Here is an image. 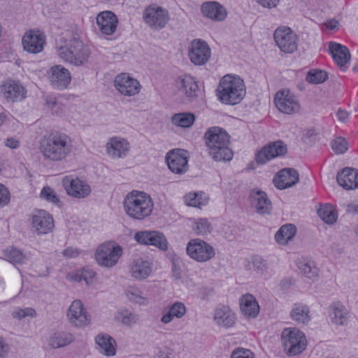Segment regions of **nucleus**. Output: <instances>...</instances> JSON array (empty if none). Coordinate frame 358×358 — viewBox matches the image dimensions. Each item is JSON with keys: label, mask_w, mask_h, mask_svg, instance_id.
<instances>
[{"label": "nucleus", "mask_w": 358, "mask_h": 358, "mask_svg": "<svg viewBox=\"0 0 358 358\" xmlns=\"http://www.w3.org/2000/svg\"><path fill=\"white\" fill-rule=\"evenodd\" d=\"M274 102L277 108L282 113L292 114L299 110V104L294 95L288 90L278 92Z\"/></svg>", "instance_id": "nucleus-16"}, {"label": "nucleus", "mask_w": 358, "mask_h": 358, "mask_svg": "<svg viewBox=\"0 0 358 358\" xmlns=\"http://www.w3.org/2000/svg\"><path fill=\"white\" fill-rule=\"evenodd\" d=\"M210 224L206 218H200L195 221L193 230L197 235H206L210 232Z\"/></svg>", "instance_id": "nucleus-45"}, {"label": "nucleus", "mask_w": 358, "mask_h": 358, "mask_svg": "<svg viewBox=\"0 0 358 358\" xmlns=\"http://www.w3.org/2000/svg\"><path fill=\"white\" fill-rule=\"evenodd\" d=\"M150 237H152V231H145L136 233L134 238L138 243L141 244L148 245L151 239Z\"/></svg>", "instance_id": "nucleus-51"}, {"label": "nucleus", "mask_w": 358, "mask_h": 358, "mask_svg": "<svg viewBox=\"0 0 358 358\" xmlns=\"http://www.w3.org/2000/svg\"><path fill=\"white\" fill-rule=\"evenodd\" d=\"M7 259L14 264H24L27 262V257L22 251L13 248L5 252Z\"/></svg>", "instance_id": "nucleus-40"}, {"label": "nucleus", "mask_w": 358, "mask_h": 358, "mask_svg": "<svg viewBox=\"0 0 358 358\" xmlns=\"http://www.w3.org/2000/svg\"><path fill=\"white\" fill-rule=\"evenodd\" d=\"M209 155L216 162H227L233 158L234 153L229 148L230 136L222 128H209L204 135Z\"/></svg>", "instance_id": "nucleus-2"}, {"label": "nucleus", "mask_w": 358, "mask_h": 358, "mask_svg": "<svg viewBox=\"0 0 358 358\" xmlns=\"http://www.w3.org/2000/svg\"><path fill=\"white\" fill-rule=\"evenodd\" d=\"M31 226L38 235L47 234L54 227L53 217L45 210H38L32 215Z\"/></svg>", "instance_id": "nucleus-17"}, {"label": "nucleus", "mask_w": 358, "mask_h": 358, "mask_svg": "<svg viewBox=\"0 0 358 358\" xmlns=\"http://www.w3.org/2000/svg\"><path fill=\"white\" fill-rule=\"evenodd\" d=\"M74 340L72 334L66 331H58L54 333L50 338L49 345L52 348H59L64 347Z\"/></svg>", "instance_id": "nucleus-36"}, {"label": "nucleus", "mask_w": 358, "mask_h": 358, "mask_svg": "<svg viewBox=\"0 0 358 358\" xmlns=\"http://www.w3.org/2000/svg\"><path fill=\"white\" fill-rule=\"evenodd\" d=\"M284 350L289 356H294L305 349L304 334L297 329H285L281 335Z\"/></svg>", "instance_id": "nucleus-7"}, {"label": "nucleus", "mask_w": 358, "mask_h": 358, "mask_svg": "<svg viewBox=\"0 0 358 358\" xmlns=\"http://www.w3.org/2000/svg\"><path fill=\"white\" fill-rule=\"evenodd\" d=\"M10 347L6 341L0 337V358H6L9 352Z\"/></svg>", "instance_id": "nucleus-55"}, {"label": "nucleus", "mask_w": 358, "mask_h": 358, "mask_svg": "<svg viewBox=\"0 0 358 358\" xmlns=\"http://www.w3.org/2000/svg\"><path fill=\"white\" fill-rule=\"evenodd\" d=\"M144 22L152 29L164 28L169 20L167 10L157 5L147 6L143 12Z\"/></svg>", "instance_id": "nucleus-10"}, {"label": "nucleus", "mask_w": 358, "mask_h": 358, "mask_svg": "<svg viewBox=\"0 0 358 358\" xmlns=\"http://www.w3.org/2000/svg\"><path fill=\"white\" fill-rule=\"evenodd\" d=\"M329 315L331 322L336 325H346L349 318L348 310L340 301L331 304L329 307Z\"/></svg>", "instance_id": "nucleus-28"}, {"label": "nucleus", "mask_w": 358, "mask_h": 358, "mask_svg": "<svg viewBox=\"0 0 358 358\" xmlns=\"http://www.w3.org/2000/svg\"><path fill=\"white\" fill-rule=\"evenodd\" d=\"M166 161L169 169L175 173L182 174L187 171V158L185 156L184 150H173L167 153Z\"/></svg>", "instance_id": "nucleus-20"}, {"label": "nucleus", "mask_w": 358, "mask_h": 358, "mask_svg": "<svg viewBox=\"0 0 358 358\" xmlns=\"http://www.w3.org/2000/svg\"><path fill=\"white\" fill-rule=\"evenodd\" d=\"M331 148L336 154H343L349 148L348 141L343 137H338L331 142Z\"/></svg>", "instance_id": "nucleus-46"}, {"label": "nucleus", "mask_w": 358, "mask_h": 358, "mask_svg": "<svg viewBox=\"0 0 358 358\" xmlns=\"http://www.w3.org/2000/svg\"><path fill=\"white\" fill-rule=\"evenodd\" d=\"M62 185L67 194L74 198L84 199L91 192L90 185L78 178L66 176L62 180Z\"/></svg>", "instance_id": "nucleus-11"}, {"label": "nucleus", "mask_w": 358, "mask_h": 358, "mask_svg": "<svg viewBox=\"0 0 358 358\" xmlns=\"http://www.w3.org/2000/svg\"><path fill=\"white\" fill-rule=\"evenodd\" d=\"M129 143L126 139L112 138L107 143V151L114 158L126 157L129 150Z\"/></svg>", "instance_id": "nucleus-30"}, {"label": "nucleus", "mask_w": 358, "mask_h": 358, "mask_svg": "<svg viewBox=\"0 0 358 358\" xmlns=\"http://www.w3.org/2000/svg\"><path fill=\"white\" fill-rule=\"evenodd\" d=\"M157 358H170V357H169V355L166 352L160 350L158 352Z\"/></svg>", "instance_id": "nucleus-64"}, {"label": "nucleus", "mask_w": 358, "mask_h": 358, "mask_svg": "<svg viewBox=\"0 0 358 358\" xmlns=\"http://www.w3.org/2000/svg\"><path fill=\"white\" fill-rule=\"evenodd\" d=\"M187 255L198 262H206L215 255L212 245L201 238L191 239L186 246Z\"/></svg>", "instance_id": "nucleus-8"}, {"label": "nucleus", "mask_w": 358, "mask_h": 358, "mask_svg": "<svg viewBox=\"0 0 358 358\" xmlns=\"http://www.w3.org/2000/svg\"><path fill=\"white\" fill-rule=\"evenodd\" d=\"M241 313L248 318H255L259 313V306L255 297L246 294L239 299Z\"/></svg>", "instance_id": "nucleus-26"}, {"label": "nucleus", "mask_w": 358, "mask_h": 358, "mask_svg": "<svg viewBox=\"0 0 358 358\" xmlns=\"http://www.w3.org/2000/svg\"><path fill=\"white\" fill-rule=\"evenodd\" d=\"M299 180L298 171L292 168H287L280 171L273 177V182L278 189H285L294 185Z\"/></svg>", "instance_id": "nucleus-19"}, {"label": "nucleus", "mask_w": 358, "mask_h": 358, "mask_svg": "<svg viewBox=\"0 0 358 358\" xmlns=\"http://www.w3.org/2000/svg\"><path fill=\"white\" fill-rule=\"evenodd\" d=\"M280 0H257V2L264 8H272L277 6Z\"/></svg>", "instance_id": "nucleus-57"}, {"label": "nucleus", "mask_w": 358, "mask_h": 358, "mask_svg": "<svg viewBox=\"0 0 358 358\" xmlns=\"http://www.w3.org/2000/svg\"><path fill=\"white\" fill-rule=\"evenodd\" d=\"M173 317H174L173 316L169 310L167 313L164 314L162 316L161 321L164 324H168L173 319Z\"/></svg>", "instance_id": "nucleus-63"}, {"label": "nucleus", "mask_w": 358, "mask_h": 358, "mask_svg": "<svg viewBox=\"0 0 358 358\" xmlns=\"http://www.w3.org/2000/svg\"><path fill=\"white\" fill-rule=\"evenodd\" d=\"M295 233L296 227L292 224H287L278 230L275 238L278 243L285 245L294 236Z\"/></svg>", "instance_id": "nucleus-37"}, {"label": "nucleus", "mask_w": 358, "mask_h": 358, "mask_svg": "<svg viewBox=\"0 0 358 358\" xmlns=\"http://www.w3.org/2000/svg\"><path fill=\"white\" fill-rule=\"evenodd\" d=\"M347 212L350 213H358V203H352L347 206Z\"/></svg>", "instance_id": "nucleus-61"}, {"label": "nucleus", "mask_w": 358, "mask_h": 358, "mask_svg": "<svg viewBox=\"0 0 358 358\" xmlns=\"http://www.w3.org/2000/svg\"><path fill=\"white\" fill-rule=\"evenodd\" d=\"M41 196L48 201L53 203L59 202V199L55 192L50 187H44L41 192Z\"/></svg>", "instance_id": "nucleus-47"}, {"label": "nucleus", "mask_w": 358, "mask_h": 358, "mask_svg": "<svg viewBox=\"0 0 358 358\" xmlns=\"http://www.w3.org/2000/svg\"><path fill=\"white\" fill-rule=\"evenodd\" d=\"M252 263L254 269L260 274H263L267 270V264L266 261L260 256H255L252 257Z\"/></svg>", "instance_id": "nucleus-48"}, {"label": "nucleus", "mask_w": 358, "mask_h": 358, "mask_svg": "<svg viewBox=\"0 0 358 358\" xmlns=\"http://www.w3.org/2000/svg\"><path fill=\"white\" fill-rule=\"evenodd\" d=\"M329 49L334 62L338 66H343L350 60V54L345 46L335 42H330Z\"/></svg>", "instance_id": "nucleus-33"}, {"label": "nucleus", "mask_w": 358, "mask_h": 358, "mask_svg": "<svg viewBox=\"0 0 358 358\" xmlns=\"http://www.w3.org/2000/svg\"><path fill=\"white\" fill-rule=\"evenodd\" d=\"M231 358H253V354L249 350L237 349L232 352Z\"/></svg>", "instance_id": "nucleus-54"}, {"label": "nucleus", "mask_w": 358, "mask_h": 358, "mask_svg": "<svg viewBox=\"0 0 358 358\" xmlns=\"http://www.w3.org/2000/svg\"><path fill=\"white\" fill-rule=\"evenodd\" d=\"M245 94L243 80L238 76L226 75L220 81L217 96L222 103L235 105L241 102Z\"/></svg>", "instance_id": "nucleus-4"}, {"label": "nucleus", "mask_w": 358, "mask_h": 358, "mask_svg": "<svg viewBox=\"0 0 358 358\" xmlns=\"http://www.w3.org/2000/svg\"><path fill=\"white\" fill-rule=\"evenodd\" d=\"M338 184L345 189L358 188V169L346 167L338 172Z\"/></svg>", "instance_id": "nucleus-24"}, {"label": "nucleus", "mask_w": 358, "mask_h": 358, "mask_svg": "<svg viewBox=\"0 0 358 358\" xmlns=\"http://www.w3.org/2000/svg\"><path fill=\"white\" fill-rule=\"evenodd\" d=\"M24 50L33 54L41 52L45 44V36L39 31H30L22 38Z\"/></svg>", "instance_id": "nucleus-21"}, {"label": "nucleus", "mask_w": 358, "mask_h": 358, "mask_svg": "<svg viewBox=\"0 0 358 358\" xmlns=\"http://www.w3.org/2000/svg\"><path fill=\"white\" fill-rule=\"evenodd\" d=\"M178 83L180 90L189 98H196L201 93V90L194 78L189 75H185L183 78H180Z\"/></svg>", "instance_id": "nucleus-34"}, {"label": "nucleus", "mask_w": 358, "mask_h": 358, "mask_svg": "<svg viewBox=\"0 0 358 358\" xmlns=\"http://www.w3.org/2000/svg\"><path fill=\"white\" fill-rule=\"evenodd\" d=\"M52 85L58 90L67 87L71 82V74L68 69L62 65H55L50 69Z\"/></svg>", "instance_id": "nucleus-23"}, {"label": "nucleus", "mask_w": 358, "mask_h": 358, "mask_svg": "<svg viewBox=\"0 0 358 358\" xmlns=\"http://www.w3.org/2000/svg\"><path fill=\"white\" fill-rule=\"evenodd\" d=\"M169 311L173 317L181 318L186 313V308L181 302H176L170 308Z\"/></svg>", "instance_id": "nucleus-50"}, {"label": "nucleus", "mask_w": 358, "mask_h": 358, "mask_svg": "<svg viewBox=\"0 0 358 358\" xmlns=\"http://www.w3.org/2000/svg\"><path fill=\"white\" fill-rule=\"evenodd\" d=\"M337 117L339 120L345 122L348 117V113L345 110L339 109L337 112Z\"/></svg>", "instance_id": "nucleus-62"}, {"label": "nucleus", "mask_w": 358, "mask_h": 358, "mask_svg": "<svg viewBox=\"0 0 358 358\" xmlns=\"http://www.w3.org/2000/svg\"><path fill=\"white\" fill-rule=\"evenodd\" d=\"M287 150V145L282 141L271 142L256 155V162L257 164H266L271 159L285 155Z\"/></svg>", "instance_id": "nucleus-15"}, {"label": "nucleus", "mask_w": 358, "mask_h": 358, "mask_svg": "<svg viewBox=\"0 0 358 358\" xmlns=\"http://www.w3.org/2000/svg\"><path fill=\"white\" fill-rule=\"evenodd\" d=\"M123 206L129 217L141 220L151 215L154 203L149 194L134 190L125 196Z\"/></svg>", "instance_id": "nucleus-3"}, {"label": "nucleus", "mask_w": 358, "mask_h": 358, "mask_svg": "<svg viewBox=\"0 0 358 358\" xmlns=\"http://www.w3.org/2000/svg\"><path fill=\"white\" fill-rule=\"evenodd\" d=\"M117 16L111 11L101 12L96 17L97 25L102 34L112 35L117 26Z\"/></svg>", "instance_id": "nucleus-22"}, {"label": "nucleus", "mask_w": 358, "mask_h": 358, "mask_svg": "<svg viewBox=\"0 0 358 358\" xmlns=\"http://www.w3.org/2000/svg\"><path fill=\"white\" fill-rule=\"evenodd\" d=\"M66 317L69 323L76 327H85L90 322L87 312L80 300H75L71 303L68 309Z\"/></svg>", "instance_id": "nucleus-14"}, {"label": "nucleus", "mask_w": 358, "mask_h": 358, "mask_svg": "<svg viewBox=\"0 0 358 358\" xmlns=\"http://www.w3.org/2000/svg\"><path fill=\"white\" fill-rule=\"evenodd\" d=\"M97 349L106 356H114L116 353L115 341L108 334H99L95 338Z\"/></svg>", "instance_id": "nucleus-32"}, {"label": "nucleus", "mask_w": 358, "mask_h": 358, "mask_svg": "<svg viewBox=\"0 0 358 358\" xmlns=\"http://www.w3.org/2000/svg\"><path fill=\"white\" fill-rule=\"evenodd\" d=\"M188 55L194 64L201 66L208 61L211 50L206 41L202 39H194L190 44Z\"/></svg>", "instance_id": "nucleus-12"}, {"label": "nucleus", "mask_w": 358, "mask_h": 358, "mask_svg": "<svg viewBox=\"0 0 358 358\" xmlns=\"http://www.w3.org/2000/svg\"><path fill=\"white\" fill-rule=\"evenodd\" d=\"M148 245H154L158 248L166 250L168 248V242L164 235L159 231H152V237Z\"/></svg>", "instance_id": "nucleus-42"}, {"label": "nucleus", "mask_w": 358, "mask_h": 358, "mask_svg": "<svg viewBox=\"0 0 358 358\" xmlns=\"http://www.w3.org/2000/svg\"><path fill=\"white\" fill-rule=\"evenodd\" d=\"M122 255V248L114 242L101 244L95 252L97 263L102 266L110 268L117 264Z\"/></svg>", "instance_id": "nucleus-6"}, {"label": "nucleus", "mask_w": 358, "mask_h": 358, "mask_svg": "<svg viewBox=\"0 0 358 358\" xmlns=\"http://www.w3.org/2000/svg\"><path fill=\"white\" fill-rule=\"evenodd\" d=\"M298 267L306 277L312 279L313 280L317 278L318 271L313 264L300 262Z\"/></svg>", "instance_id": "nucleus-44"}, {"label": "nucleus", "mask_w": 358, "mask_h": 358, "mask_svg": "<svg viewBox=\"0 0 358 358\" xmlns=\"http://www.w3.org/2000/svg\"><path fill=\"white\" fill-rule=\"evenodd\" d=\"M94 275V273L88 278L84 273H82L80 275H76L75 279L79 282L85 280L87 285H90L92 282V275Z\"/></svg>", "instance_id": "nucleus-59"}, {"label": "nucleus", "mask_w": 358, "mask_h": 358, "mask_svg": "<svg viewBox=\"0 0 358 358\" xmlns=\"http://www.w3.org/2000/svg\"><path fill=\"white\" fill-rule=\"evenodd\" d=\"M201 11L207 17L217 21L223 20L227 15L225 8L216 1L203 3Z\"/></svg>", "instance_id": "nucleus-31"}, {"label": "nucleus", "mask_w": 358, "mask_h": 358, "mask_svg": "<svg viewBox=\"0 0 358 358\" xmlns=\"http://www.w3.org/2000/svg\"><path fill=\"white\" fill-rule=\"evenodd\" d=\"M121 321L123 324L129 326L135 323V317L133 314L127 311L124 314H122Z\"/></svg>", "instance_id": "nucleus-56"}, {"label": "nucleus", "mask_w": 358, "mask_h": 358, "mask_svg": "<svg viewBox=\"0 0 358 358\" xmlns=\"http://www.w3.org/2000/svg\"><path fill=\"white\" fill-rule=\"evenodd\" d=\"M249 200L257 213L268 215L272 210V203L266 193L261 189H253L250 192Z\"/></svg>", "instance_id": "nucleus-18"}, {"label": "nucleus", "mask_w": 358, "mask_h": 358, "mask_svg": "<svg viewBox=\"0 0 358 358\" xmlns=\"http://www.w3.org/2000/svg\"><path fill=\"white\" fill-rule=\"evenodd\" d=\"M58 56L74 66H81L90 55L88 47L76 38H71L57 50Z\"/></svg>", "instance_id": "nucleus-5"}, {"label": "nucleus", "mask_w": 358, "mask_h": 358, "mask_svg": "<svg viewBox=\"0 0 358 358\" xmlns=\"http://www.w3.org/2000/svg\"><path fill=\"white\" fill-rule=\"evenodd\" d=\"M114 85L117 90L124 96H134L140 92L139 82L125 73L117 75L114 80Z\"/></svg>", "instance_id": "nucleus-13"}, {"label": "nucleus", "mask_w": 358, "mask_h": 358, "mask_svg": "<svg viewBox=\"0 0 358 358\" xmlns=\"http://www.w3.org/2000/svg\"><path fill=\"white\" fill-rule=\"evenodd\" d=\"M5 145L8 148L15 149L19 147L20 143L14 138H8L6 139Z\"/></svg>", "instance_id": "nucleus-60"}, {"label": "nucleus", "mask_w": 358, "mask_h": 358, "mask_svg": "<svg viewBox=\"0 0 358 358\" xmlns=\"http://www.w3.org/2000/svg\"><path fill=\"white\" fill-rule=\"evenodd\" d=\"M213 319L218 326L228 329L235 324L236 317L228 306H222L215 310Z\"/></svg>", "instance_id": "nucleus-27"}, {"label": "nucleus", "mask_w": 358, "mask_h": 358, "mask_svg": "<svg viewBox=\"0 0 358 358\" xmlns=\"http://www.w3.org/2000/svg\"><path fill=\"white\" fill-rule=\"evenodd\" d=\"M69 136L59 131H52L43 136L40 150L45 159L59 162L64 159L71 150Z\"/></svg>", "instance_id": "nucleus-1"}, {"label": "nucleus", "mask_w": 358, "mask_h": 358, "mask_svg": "<svg viewBox=\"0 0 358 358\" xmlns=\"http://www.w3.org/2000/svg\"><path fill=\"white\" fill-rule=\"evenodd\" d=\"M125 294L128 299L132 302L140 305L146 303V299L142 296V292L138 287H129L126 290Z\"/></svg>", "instance_id": "nucleus-43"}, {"label": "nucleus", "mask_w": 358, "mask_h": 358, "mask_svg": "<svg viewBox=\"0 0 358 358\" xmlns=\"http://www.w3.org/2000/svg\"><path fill=\"white\" fill-rule=\"evenodd\" d=\"M4 96L12 101H20L26 97L27 91L19 83L10 80L2 85Z\"/></svg>", "instance_id": "nucleus-25"}, {"label": "nucleus", "mask_w": 358, "mask_h": 358, "mask_svg": "<svg viewBox=\"0 0 358 358\" xmlns=\"http://www.w3.org/2000/svg\"><path fill=\"white\" fill-rule=\"evenodd\" d=\"M10 201V193L8 189L0 183V208L6 206Z\"/></svg>", "instance_id": "nucleus-52"}, {"label": "nucleus", "mask_w": 358, "mask_h": 358, "mask_svg": "<svg viewBox=\"0 0 358 358\" xmlns=\"http://www.w3.org/2000/svg\"><path fill=\"white\" fill-rule=\"evenodd\" d=\"M34 310L31 308H27V309H21L18 308L12 313V316L14 318L22 320V318L25 317L28 315H32L33 313H34Z\"/></svg>", "instance_id": "nucleus-53"}, {"label": "nucleus", "mask_w": 358, "mask_h": 358, "mask_svg": "<svg viewBox=\"0 0 358 358\" xmlns=\"http://www.w3.org/2000/svg\"><path fill=\"white\" fill-rule=\"evenodd\" d=\"M327 73L324 71L319 69L310 70L306 77V81L308 82L309 83L313 84H319L324 83L325 80H327Z\"/></svg>", "instance_id": "nucleus-41"}, {"label": "nucleus", "mask_w": 358, "mask_h": 358, "mask_svg": "<svg viewBox=\"0 0 358 358\" xmlns=\"http://www.w3.org/2000/svg\"><path fill=\"white\" fill-rule=\"evenodd\" d=\"M152 263L143 258L134 260L130 272L133 278L137 280H144L152 273Z\"/></svg>", "instance_id": "nucleus-29"}, {"label": "nucleus", "mask_w": 358, "mask_h": 358, "mask_svg": "<svg viewBox=\"0 0 358 358\" xmlns=\"http://www.w3.org/2000/svg\"><path fill=\"white\" fill-rule=\"evenodd\" d=\"M194 121V115L192 113H178L172 117V123L181 127H189Z\"/></svg>", "instance_id": "nucleus-38"}, {"label": "nucleus", "mask_w": 358, "mask_h": 358, "mask_svg": "<svg viewBox=\"0 0 358 358\" xmlns=\"http://www.w3.org/2000/svg\"><path fill=\"white\" fill-rule=\"evenodd\" d=\"M292 320L298 324H307L310 320L309 308L303 303H297L290 313Z\"/></svg>", "instance_id": "nucleus-35"}, {"label": "nucleus", "mask_w": 358, "mask_h": 358, "mask_svg": "<svg viewBox=\"0 0 358 358\" xmlns=\"http://www.w3.org/2000/svg\"><path fill=\"white\" fill-rule=\"evenodd\" d=\"M274 40L282 52L292 53L297 50V35L287 27H280L274 32Z\"/></svg>", "instance_id": "nucleus-9"}, {"label": "nucleus", "mask_w": 358, "mask_h": 358, "mask_svg": "<svg viewBox=\"0 0 358 358\" xmlns=\"http://www.w3.org/2000/svg\"><path fill=\"white\" fill-rule=\"evenodd\" d=\"M79 254L78 250L74 248H68L63 252V255L66 257L73 258L78 256Z\"/></svg>", "instance_id": "nucleus-58"}, {"label": "nucleus", "mask_w": 358, "mask_h": 358, "mask_svg": "<svg viewBox=\"0 0 358 358\" xmlns=\"http://www.w3.org/2000/svg\"><path fill=\"white\" fill-rule=\"evenodd\" d=\"M319 217L327 224H333L336 221L337 215L330 206H324L317 210Z\"/></svg>", "instance_id": "nucleus-39"}, {"label": "nucleus", "mask_w": 358, "mask_h": 358, "mask_svg": "<svg viewBox=\"0 0 358 358\" xmlns=\"http://www.w3.org/2000/svg\"><path fill=\"white\" fill-rule=\"evenodd\" d=\"M185 201L187 205L193 207H199L205 203L201 201L197 193H189L185 196Z\"/></svg>", "instance_id": "nucleus-49"}]
</instances>
